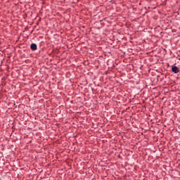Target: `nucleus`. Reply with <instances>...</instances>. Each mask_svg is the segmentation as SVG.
<instances>
[{
  "instance_id": "2",
  "label": "nucleus",
  "mask_w": 180,
  "mask_h": 180,
  "mask_svg": "<svg viewBox=\"0 0 180 180\" xmlns=\"http://www.w3.org/2000/svg\"><path fill=\"white\" fill-rule=\"evenodd\" d=\"M30 49L33 51L37 50V45L36 44H32L30 46Z\"/></svg>"
},
{
  "instance_id": "1",
  "label": "nucleus",
  "mask_w": 180,
  "mask_h": 180,
  "mask_svg": "<svg viewBox=\"0 0 180 180\" xmlns=\"http://www.w3.org/2000/svg\"><path fill=\"white\" fill-rule=\"evenodd\" d=\"M172 72H174V74H178V72H179V68L176 66H173L172 68Z\"/></svg>"
}]
</instances>
